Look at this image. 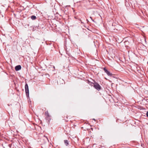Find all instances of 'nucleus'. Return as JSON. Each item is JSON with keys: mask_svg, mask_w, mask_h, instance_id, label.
I'll return each instance as SVG.
<instances>
[{"mask_svg": "<svg viewBox=\"0 0 148 148\" xmlns=\"http://www.w3.org/2000/svg\"><path fill=\"white\" fill-rule=\"evenodd\" d=\"M25 91L27 98L29 97V90L28 84H26L25 85Z\"/></svg>", "mask_w": 148, "mask_h": 148, "instance_id": "2", "label": "nucleus"}, {"mask_svg": "<svg viewBox=\"0 0 148 148\" xmlns=\"http://www.w3.org/2000/svg\"><path fill=\"white\" fill-rule=\"evenodd\" d=\"M64 143L65 144V145L66 146H68L69 145V142L68 140H64Z\"/></svg>", "mask_w": 148, "mask_h": 148, "instance_id": "4", "label": "nucleus"}, {"mask_svg": "<svg viewBox=\"0 0 148 148\" xmlns=\"http://www.w3.org/2000/svg\"><path fill=\"white\" fill-rule=\"evenodd\" d=\"M81 22L82 23H83V22H82V21H81Z\"/></svg>", "mask_w": 148, "mask_h": 148, "instance_id": "16", "label": "nucleus"}, {"mask_svg": "<svg viewBox=\"0 0 148 148\" xmlns=\"http://www.w3.org/2000/svg\"><path fill=\"white\" fill-rule=\"evenodd\" d=\"M86 21H87V22H88V19H87V20H86Z\"/></svg>", "mask_w": 148, "mask_h": 148, "instance_id": "15", "label": "nucleus"}, {"mask_svg": "<svg viewBox=\"0 0 148 148\" xmlns=\"http://www.w3.org/2000/svg\"><path fill=\"white\" fill-rule=\"evenodd\" d=\"M146 116L148 118V111L146 113Z\"/></svg>", "mask_w": 148, "mask_h": 148, "instance_id": "11", "label": "nucleus"}, {"mask_svg": "<svg viewBox=\"0 0 148 148\" xmlns=\"http://www.w3.org/2000/svg\"><path fill=\"white\" fill-rule=\"evenodd\" d=\"M29 148H31V147H30Z\"/></svg>", "mask_w": 148, "mask_h": 148, "instance_id": "17", "label": "nucleus"}, {"mask_svg": "<svg viewBox=\"0 0 148 148\" xmlns=\"http://www.w3.org/2000/svg\"><path fill=\"white\" fill-rule=\"evenodd\" d=\"M94 87L98 91H99L101 89V87L99 84L96 81H94Z\"/></svg>", "mask_w": 148, "mask_h": 148, "instance_id": "1", "label": "nucleus"}, {"mask_svg": "<svg viewBox=\"0 0 148 148\" xmlns=\"http://www.w3.org/2000/svg\"><path fill=\"white\" fill-rule=\"evenodd\" d=\"M21 65H19V70L21 69Z\"/></svg>", "mask_w": 148, "mask_h": 148, "instance_id": "9", "label": "nucleus"}, {"mask_svg": "<svg viewBox=\"0 0 148 148\" xmlns=\"http://www.w3.org/2000/svg\"><path fill=\"white\" fill-rule=\"evenodd\" d=\"M45 115L47 116L48 117H49L50 116L48 112L47 111L45 112Z\"/></svg>", "mask_w": 148, "mask_h": 148, "instance_id": "6", "label": "nucleus"}, {"mask_svg": "<svg viewBox=\"0 0 148 148\" xmlns=\"http://www.w3.org/2000/svg\"><path fill=\"white\" fill-rule=\"evenodd\" d=\"M147 64H148V62H147Z\"/></svg>", "mask_w": 148, "mask_h": 148, "instance_id": "18", "label": "nucleus"}, {"mask_svg": "<svg viewBox=\"0 0 148 148\" xmlns=\"http://www.w3.org/2000/svg\"><path fill=\"white\" fill-rule=\"evenodd\" d=\"M88 84L91 86H94V83L92 82H88Z\"/></svg>", "mask_w": 148, "mask_h": 148, "instance_id": "7", "label": "nucleus"}, {"mask_svg": "<svg viewBox=\"0 0 148 148\" xmlns=\"http://www.w3.org/2000/svg\"><path fill=\"white\" fill-rule=\"evenodd\" d=\"M92 119L94 120L95 121H96V120L94 119Z\"/></svg>", "mask_w": 148, "mask_h": 148, "instance_id": "13", "label": "nucleus"}, {"mask_svg": "<svg viewBox=\"0 0 148 148\" xmlns=\"http://www.w3.org/2000/svg\"><path fill=\"white\" fill-rule=\"evenodd\" d=\"M15 70L16 71H18V65H17L15 67Z\"/></svg>", "mask_w": 148, "mask_h": 148, "instance_id": "8", "label": "nucleus"}, {"mask_svg": "<svg viewBox=\"0 0 148 148\" xmlns=\"http://www.w3.org/2000/svg\"><path fill=\"white\" fill-rule=\"evenodd\" d=\"M84 63V62L82 61L81 62H80V63L82 64H83Z\"/></svg>", "mask_w": 148, "mask_h": 148, "instance_id": "10", "label": "nucleus"}, {"mask_svg": "<svg viewBox=\"0 0 148 148\" xmlns=\"http://www.w3.org/2000/svg\"><path fill=\"white\" fill-rule=\"evenodd\" d=\"M103 69L107 75L110 76H112V74L107 69L106 67L103 68Z\"/></svg>", "mask_w": 148, "mask_h": 148, "instance_id": "3", "label": "nucleus"}, {"mask_svg": "<svg viewBox=\"0 0 148 148\" xmlns=\"http://www.w3.org/2000/svg\"><path fill=\"white\" fill-rule=\"evenodd\" d=\"M23 123L24 125H25V123L24 122H23Z\"/></svg>", "mask_w": 148, "mask_h": 148, "instance_id": "14", "label": "nucleus"}, {"mask_svg": "<svg viewBox=\"0 0 148 148\" xmlns=\"http://www.w3.org/2000/svg\"><path fill=\"white\" fill-rule=\"evenodd\" d=\"M90 19H91L92 20V21H93L94 22V20H93V19H92V17H91V16H90Z\"/></svg>", "mask_w": 148, "mask_h": 148, "instance_id": "12", "label": "nucleus"}, {"mask_svg": "<svg viewBox=\"0 0 148 148\" xmlns=\"http://www.w3.org/2000/svg\"><path fill=\"white\" fill-rule=\"evenodd\" d=\"M31 18L32 20H34L36 18V17L35 16L32 15L31 16Z\"/></svg>", "mask_w": 148, "mask_h": 148, "instance_id": "5", "label": "nucleus"}]
</instances>
